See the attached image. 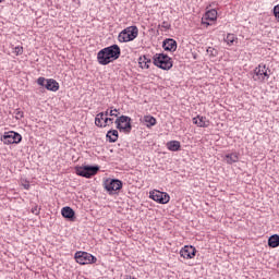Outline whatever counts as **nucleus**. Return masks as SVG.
<instances>
[{
    "label": "nucleus",
    "mask_w": 279,
    "mask_h": 279,
    "mask_svg": "<svg viewBox=\"0 0 279 279\" xmlns=\"http://www.w3.org/2000/svg\"><path fill=\"white\" fill-rule=\"evenodd\" d=\"M269 247H279V235L274 234L268 239Z\"/></svg>",
    "instance_id": "obj_22"
},
{
    "label": "nucleus",
    "mask_w": 279,
    "mask_h": 279,
    "mask_svg": "<svg viewBox=\"0 0 279 279\" xmlns=\"http://www.w3.org/2000/svg\"><path fill=\"white\" fill-rule=\"evenodd\" d=\"M206 21H217V10L211 9L205 13Z\"/></svg>",
    "instance_id": "obj_24"
},
{
    "label": "nucleus",
    "mask_w": 279,
    "mask_h": 279,
    "mask_svg": "<svg viewBox=\"0 0 279 279\" xmlns=\"http://www.w3.org/2000/svg\"><path fill=\"white\" fill-rule=\"evenodd\" d=\"M225 40L228 45H234L236 37L234 36V34H228Z\"/></svg>",
    "instance_id": "obj_26"
},
{
    "label": "nucleus",
    "mask_w": 279,
    "mask_h": 279,
    "mask_svg": "<svg viewBox=\"0 0 279 279\" xmlns=\"http://www.w3.org/2000/svg\"><path fill=\"white\" fill-rule=\"evenodd\" d=\"M195 254H197L195 246L185 245L180 251V256L186 259L195 258Z\"/></svg>",
    "instance_id": "obj_12"
},
{
    "label": "nucleus",
    "mask_w": 279,
    "mask_h": 279,
    "mask_svg": "<svg viewBox=\"0 0 279 279\" xmlns=\"http://www.w3.org/2000/svg\"><path fill=\"white\" fill-rule=\"evenodd\" d=\"M153 63L155 64V66H158L163 71H169L173 66V61H171V57L165 53H156L153 58Z\"/></svg>",
    "instance_id": "obj_1"
},
{
    "label": "nucleus",
    "mask_w": 279,
    "mask_h": 279,
    "mask_svg": "<svg viewBox=\"0 0 279 279\" xmlns=\"http://www.w3.org/2000/svg\"><path fill=\"white\" fill-rule=\"evenodd\" d=\"M14 53L16 56H21L23 53V47H20V46L15 47L14 48Z\"/></svg>",
    "instance_id": "obj_29"
},
{
    "label": "nucleus",
    "mask_w": 279,
    "mask_h": 279,
    "mask_svg": "<svg viewBox=\"0 0 279 279\" xmlns=\"http://www.w3.org/2000/svg\"><path fill=\"white\" fill-rule=\"evenodd\" d=\"M97 60L102 66H106V64H110V62H113L105 48L98 52Z\"/></svg>",
    "instance_id": "obj_13"
},
{
    "label": "nucleus",
    "mask_w": 279,
    "mask_h": 279,
    "mask_svg": "<svg viewBox=\"0 0 279 279\" xmlns=\"http://www.w3.org/2000/svg\"><path fill=\"white\" fill-rule=\"evenodd\" d=\"M74 258L78 265H93V263H97V257L93 256L90 253L82 251L76 252Z\"/></svg>",
    "instance_id": "obj_4"
},
{
    "label": "nucleus",
    "mask_w": 279,
    "mask_h": 279,
    "mask_svg": "<svg viewBox=\"0 0 279 279\" xmlns=\"http://www.w3.org/2000/svg\"><path fill=\"white\" fill-rule=\"evenodd\" d=\"M0 3H3V0H0Z\"/></svg>",
    "instance_id": "obj_34"
},
{
    "label": "nucleus",
    "mask_w": 279,
    "mask_h": 279,
    "mask_svg": "<svg viewBox=\"0 0 279 279\" xmlns=\"http://www.w3.org/2000/svg\"><path fill=\"white\" fill-rule=\"evenodd\" d=\"M62 217L69 219L70 221H75V211L71 207H63L61 210Z\"/></svg>",
    "instance_id": "obj_17"
},
{
    "label": "nucleus",
    "mask_w": 279,
    "mask_h": 279,
    "mask_svg": "<svg viewBox=\"0 0 279 279\" xmlns=\"http://www.w3.org/2000/svg\"><path fill=\"white\" fill-rule=\"evenodd\" d=\"M105 189L112 195L116 191H121V189H123V183L119 179H111L106 181Z\"/></svg>",
    "instance_id": "obj_9"
},
{
    "label": "nucleus",
    "mask_w": 279,
    "mask_h": 279,
    "mask_svg": "<svg viewBox=\"0 0 279 279\" xmlns=\"http://www.w3.org/2000/svg\"><path fill=\"white\" fill-rule=\"evenodd\" d=\"M23 187L26 190V191H29V182H26L23 184Z\"/></svg>",
    "instance_id": "obj_33"
},
{
    "label": "nucleus",
    "mask_w": 279,
    "mask_h": 279,
    "mask_svg": "<svg viewBox=\"0 0 279 279\" xmlns=\"http://www.w3.org/2000/svg\"><path fill=\"white\" fill-rule=\"evenodd\" d=\"M105 117H118L119 118V109H111V110H106L104 112Z\"/></svg>",
    "instance_id": "obj_25"
},
{
    "label": "nucleus",
    "mask_w": 279,
    "mask_h": 279,
    "mask_svg": "<svg viewBox=\"0 0 279 279\" xmlns=\"http://www.w3.org/2000/svg\"><path fill=\"white\" fill-rule=\"evenodd\" d=\"M162 48L165 51H175L178 49V41L175 39H166L163 40Z\"/></svg>",
    "instance_id": "obj_15"
},
{
    "label": "nucleus",
    "mask_w": 279,
    "mask_h": 279,
    "mask_svg": "<svg viewBox=\"0 0 279 279\" xmlns=\"http://www.w3.org/2000/svg\"><path fill=\"white\" fill-rule=\"evenodd\" d=\"M117 130L130 134L132 132V118L128 116H120L114 121Z\"/></svg>",
    "instance_id": "obj_2"
},
{
    "label": "nucleus",
    "mask_w": 279,
    "mask_h": 279,
    "mask_svg": "<svg viewBox=\"0 0 279 279\" xmlns=\"http://www.w3.org/2000/svg\"><path fill=\"white\" fill-rule=\"evenodd\" d=\"M138 64L141 69H149V64H151V59L147 56L140 57Z\"/></svg>",
    "instance_id": "obj_18"
},
{
    "label": "nucleus",
    "mask_w": 279,
    "mask_h": 279,
    "mask_svg": "<svg viewBox=\"0 0 279 279\" xmlns=\"http://www.w3.org/2000/svg\"><path fill=\"white\" fill-rule=\"evenodd\" d=\"M138 36V27L136 26H131L125 29H123L119 36L118 40L119 43H130L134 40Z\"/></svg>",
    "instance_id": "obj_3"
},
{
    "label": "nucleus",
    "mask_w": 279,
    "mask_h": 279,
    "mask_svg": "<svg viewBox=\"0 0 279 279\" xmlns=\"http://www.w3.org/2000/svg\"><path fill=\"white\" fill-rule=\"evenodd\" d=\"M150 199H154V202H158V204H169V199L171 197L167 194V192H160L157 190H154L149 193Z\"/></svg>",
    "instance_id": "obj_7"
},
{
    "label": "nucleus",
    "mask_w": 279,
    "mask_h": 279,
    "mask_svg": "<svg viewBox=\"0 0 279 279\" xmlns=\"http://www.w3.org/2000/svg\"><path fill=\"white\" fill-rule=\"evenodd\" d=\"M106 136H107L109 143H117V141H119V131L110 130L107 132Z\"/></svg>",
    "instance_id": "obj_19"
},
{
    "label": "nucleus",
    "mask_w": 279,
    "mask_h": 279,
    "mask_svg": "<svg viewBox=\"0 0 279 279\" xmlns=\"http://www.w3.org/2000/svg\"><path fill=\"white\" fill-rule=\"evenodd\" d=\"M45 88L51 90V93H58L60 90V83L53 78H47Z\"/></svg>",
    "instance_id": "obj_14"
},
{
    "label": "nucleus",
    "mask_w": 279,
    "mask_h": 279,
    "mask_svg": "<svg viewBox=\"0 0 279 279\" xmlns=\"http://www.w3.org/2000/svg\"><path fill=\"white\" fill-rule=\"evenodd\" d=\"M37 84L39 86H44L45 87L47 85V78L40 76L39 78H37Z\"/></svg>",
    "instance_id": "obj_28"
},
{
    "label": "nucleus",
    "mask_w": 279,
    "mask_h": 279,
    "mask_svg": "<svg viewBox=\"0 0 279 279\" xmlns=\"http://www.w3.org/2000/svg\"><path fill=\"white\" fill-rule=\"evenodd\" d=\"M33 215H40V209L38 207H35L32 209Z\"/></svg>",
    "instance_id": "obj_32"
},
{
    "label": "nucleus",
    "mask_w": 279,
    "mask_h": 279,
    "mask_svg": "<svg viewBox=\"0 0 279 279\" xmlns=\"http://www.w3.org/2000/svg\"><path fill=\"white\" fill-rule=\"evenodd\" d=\"M194 125H197V128H208L210 125V121L206 119V117L197 116L196 118H193Z\"/></svg>",
    "instance_id": "obj_16"
},
{
    "label": "nucleus",
    "mask_w": 279,
    "mask_h": 279,
    "mask_svg": "<svg viewBox=\"0 0 279 279\" xmlns=\"http://www.w3.org/2000/svg\"><path fill=\"white\" fill-rule=\"evenodd\" d=\"M267 71H269V69H267V65L259 64L254 70L255 75L253 76V80L255 82H265V80H269V74L267 73Z\"/></svg>",
    "instance_id": "obj_6"
},
{
    "label": "nucleus",
    "mask_w": 279,
    "mask_h": 279,
    "mask_svg": "<svg viewBox=\"0 0 279 279\" xmlns=\"http://www.w3.org/2000/svg\"><path fill=\"white\" fill-rule=\"evenodd\" d=\"M3 141L4 145H14L21 143V141H23V136L16 132L10 131L4 133Z\"/></svg>",
    "instance_id": "obj_8"
},
{
    "label": "nucleus",
    "mask_w": 279,
    "mask_h": 279,
    "mask_svg": "<svg viewBox=\"0 0 279 279\" xmlns=\"http://www.w3.org/2000/svg\"><path fill=\"white\" fill-rule=\"evenodd\" d=\"M161 27H163V29H171V24H169V22H162Z\"/></svg>",
    "instance_id": "obj_30"
},
{
    "label": "nucleus",
    "mask_w": 279,
    "mask_h": 279,
    "mask_svg": "<svg viewBox=\"0 0 279 279\" xmlns=\"http://www.w3.org/2000/svg\"><path fill=\"white\" fill-rule=\"evenodd\" d=\"M227 165H234L239 160V155L236 153L228 154L225 156Z\"/></svg>",
    "instance_id": "obj_21"
},
{
    "label": "nucleus",
    "mask_w": 279,
    "mask_h": 279,
    "mask_svg": "<svg viewBox=\"0 0 279 279\" xmlns=\"http://www.w3.org/2000/svg\"><path fill=\"white\" fill-rule=\"evenodd\" d=\"M97 171H99V167L97 166L77 167L76 175H81L82 178H93V175H97Z\"/></svg>",
    "instance_id": "obj_5"
},
{
    "label": "nucleus",
    "mask_w": 279,
    "mask_h": 279,
    "mask_svg": "<svg viewBox=\"0 0 279 279\" xmlns=\"http://www.w3.org/2000/svg\"><path fill=\"white\" fill-rule=\"evenodd\" d=\"M143 121L146 123V128H154L156 125V118L153 116H145Z\"/></svg>",
    "instance_id": "obj_23"
},
{
    "label": "nucleus",
    "mask_w": 279,
    "mask_h": 279,
    "mask_svg": "<svg viewBox=\"0 0 279 279\" xmlns=\"http://www.w3.org/2000/svg\"><path fill=\"white\" fill-rule=\"evenodd\" d=\"M207 53L211 57V58H217V49L213 48V47H209L207 48Z\"/></svg>",
    "instance_id": "obj_27"
},
{
    "label": "nucleus",
    "mask_w": 279,
    "mask_h": 279,
    "mask_svg": "<svg viewBox=\"0 0 279 279\" xmlns=\"http://www.w3.org/2000/svg\"><path fill=\"white\" fill-rule=\"evenodd\" d=\"M114 119L112 118H108V116H106L104 112H100L98 114H96L95 118V125L97 128H108V122L109 123H113Z\"/></svg>",
    "instance_id": "obj_10"
},
{
    "label": "nucleus",
    "mask_w": 279,
    "mask_h": 279,
    "mask_svg": "<svg viewBox=\"0 0 279 279\" xmlns=\"http://www.w3.org/2000/svg\"><path fill=\"white\" fill-rule=\"evenodd\" d=\"M24 114H23V111H16L15 112V119H23Z\"/></svg>",
    "instance_id": "obj_31"
},
{
    "label": "nucleus",
    "mask_w": 279,
    "mask_h": 279,
    "mask_svg": "<svg viewBox=\"0 0 279 279\" xmlns=\"http://www.w3.org/2000/svg\"><path fill=\"white\" fill-rule=\"evenodd\" d=\"M181 144L178 141H170L167 143L169 151H180Z\"/></svg>",
    "instance_id": "obj_20"
},
{
    "label": "nucleus",
    "mask_w": 279,
    "mask_h": 279,
    "mask_svg": "<svg viewBox=\"0 0 279 279\" xmlns=\"http://www.w3.org/2000/svg\"><path fill=\"white\" fill-rule=\"evenodd\" d=\"M105 51L107 52V56H109V58L113 61L119 60L121 57V48H119V45L109 46L105 48Z\"/></svg>",
    "instance_id": "obj_11"
}]
</instances>
